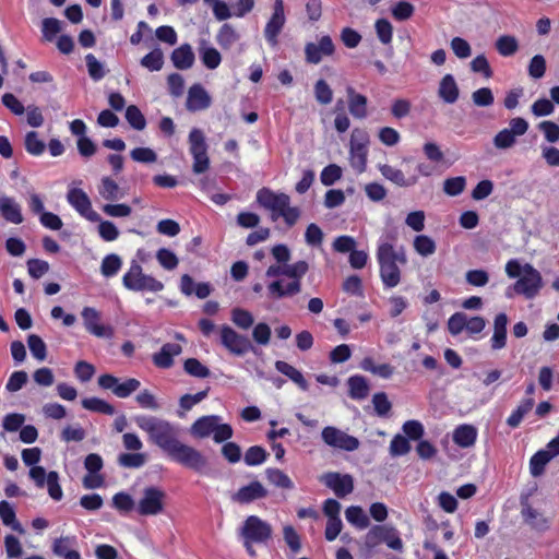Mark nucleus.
<instances>
[{
	"label": "nucleus",
	"instance_id": "f257e3e1",
	"mask_svg": "<svg viewBox=\"0 0 559 559\" xmlns=\"http://www.w3.org/2000/svg\"><path fill=\"white\" fill-rule=\"evenodd\" d=\"M135 425L144 431L148 441L164 451L173 461L197 473H205L207 459L195 448L179 441V428L170 421L151 415H136Z\"/></svg>",
	"mask_w": 559,
	"mask_h": 559
},
{
	"label": "nucleus",
	"instance_id": "f03ea898",
	"mask_svg": "<svg viewBox=\"0 0 559 559\" xmlns=\"http://www.w3.org/2000/svg\"><path fill=\"white\" fill-rule=\"evenodd\" d=\"M396 236L393 233H386L379 238L377 247V261L380 269V277L385 288L396 287L401 282L400 265L407 262L406 253L401 247L396 249L394 242Z\"/></svg>",
	"mask_w": 559,
	"mask_h": 559
},
{
	"label": "nucleus",
	"instance_id": "7ed1b4c3",
	"mask_svg": "<svg viewBox=\"0 0 559 559\" xmlns=\"http://www.w3.org/2000/svg\"><path fill=\"white\" fill-rule=\"evenodd\" d=\"M40 457L41 451L39 448H29L22 451V461L25 465L31 466L28 475L36 487L40 489L46 487L50 498L60 501L63 497V491L59 484V474L55 471L46 473L43 466L36 465Z\"/></svg>",
	"mask_w": 559,
	"mask_h": 559
},
{
	"label": "nucleus",
	"instance_id": "20e7f679",
	"mask_svg": "<svg viewBox=\"0 0 559 559\" xmlns=\"http://www.w3.org/2000/svg\"><path fill=\"white\" fill-rule=\"evenodd\" d=\"M255 199L260 206L271 212L273 222L282 217L288 226H293L300 217L299 209L290 206V198L286 193L262 188L257 192Z\"/></svg>",
	"mask_w": 559,
	"mask_h": 559
},
{
	"label": "nucleus",
	"instance_id": "39448f33",
	"mask_svg": "<svg viewBox=\"0 0 559 559\" xmlns=\"http://www.w3.org/2000/svg\"><path fill=\"white\" fill-rule=\"evenodd\" d=\"M506 273L511 278H519L512 289L526 299L535 298L543 287L540 273L530 263L521 264L518 260H510L506 264Z\"/></svg>",
	"mask_w": 559,
	"mask_h": 559
},
{
	"label": "nucleus",
	"instance_id": "423d86ee",
	"mask_svg": "<svg viewBox=\"0 0 559 559\" xmlns=\"http://www.w3.org/2000/svg\"><path fill=\"white\" fill-rule=\"evenodd\" d=\"M190 431L192 436L200 439L213 436L216 443L228 441L234 433L231 426L223 424L222 418L217 415L200 417L192 424Z\"/></svg>",
	"mask_w": 559,
	"mask_h": 559
},
{
	"label": "nucleus",
	"instance_id": "0eeeda50",
	"mask_svg": "<svg viewBox=\"0 0 559 559\" xmlns=\"http://www.w3.org/2000/svg\"><path fill=\"white\" fill-rule=\"evenodd\" d=\"M123 286L133 292L158 293L164 289V284L151 275L144 274L142 266L133 261L128 272L122 277Z\"/></svg>",
	"mask_w": 559,
	"mask_h": 559
},
{
	"label": "nucleus",
	"instance_id": "6e6552de",
	"mask_svg": "<svg viewBox=\"0 0 559 559\" xmlns=\"http://www.w3.org/2000/svg\"><path fill=\"white\" fill-rule=\"evenodd\" d=\"M189 152L193 158L192 170L194 174H203L210 168L207 144L202 130L193 128L188 136Z\"/></svg>",
	"mask_w": 559,
	"mask_h": 559
},
{
	"label": "nucleus",
	"instance_id": "1a4fd4ad",
	"mask_svg": "<svg viewBox=\"0 0 559 559\" xmlns=\"http://www.w3.org/2000/svg\"><path fill=\"white\" fill-rule=\"evenodd\" d=\"M369 135L365 130L354 129L349 143L350 166L361 174L366 170Z\"/></svg>",
	"mask_w": 559,
	"mask_h": 559
},
{
	"label": "nucleus",
	"instance_id": "9d476101",
	"mask_svg": "<svg viewBox=\"0 0 559 559\" xmlns=\"http://www.w3.org/2000/svg\"><path fill=\"white\" fill-rule=\"evenodd\" d=\"M166 493L157 487H146L142 498L136 503V511L140 515H157L164 511Z\"/></svg>",
	"mask_w": 559,
	"mask_h": 559
},
{
	"label": "nucleus",
	"instance_id": "9b49d317",
	"mask_svg": "<svg viewBox=\"0 0 559 559\" xmlns=\"http://www.w3.org/2000/svg\"><path fill=\"white\" fill-rule=\"evenodd\" d=\"M528 130V122L521 117L512 118L509 128L499 131L492 142L498 150L511 148L516 143V138L524 135Z\"/></svg>",
	"mask_w": 559,
	"mask_h": 559
},
{
	"label": "nucleus",
	"instance_id": "f8f14e48",
	"mask_svg": "<svg viewBox=\"0 0 559 559\" xmlns=\"http://www.w3.org/2000/svg\"><path fill=\"white\" fill-rule=\"evenodd\" d=\"M272 533V526L257 515L248 516L240 528L241 537L254 540L255 544L266 543Z\"/></svg>",
	"mask_w": 559,
	"mask_h": 559
},
{
	"label": "nucleus",
	"instance_id": "ddd939ff",
	"mask_svg": "<svg viewBox=\"0 0 559 559\" xmlns=\"http://www.w3.org/2000/svg\"><path fill=\"white\" fill-rule=\"evenodd\" d=\"M219 342L231 354L242 356L253 348L251 341L236 332L229 325L219 328Z\"/></svg>",
	"mask_w": 559,
	"mask_h": 559
},
{
	"label": "nucleus",
	"instance_id": "4468645a",
	"mask_svg": "<svg viewBox=\"0 0 559 559\" xmlns=\"http://www.w3.org/2000/svg\"><path fill=\"white\" fill-rule=\"evenodd\" d=\"M321 438L326 445L349 452L357 450L360 444L356 437L349 436L334 426L324 427Z\"/></svg>",
	"mask_w": 559,
	"mask_h": 559
},
{
	"label": "nucleus",
	"instance_id": "2eb2a0df",
	"mask_svg": "<svg viewBox=\"0 0 559 559\" xmlns=\"http://www.w3.org/2000/svg\"><path fill=\"white\" fill-rule=\"evenodd\" d=\"M286 23V15L284 10V1L275 0L273 12L264 27V37L270 46L276 47L278 44V35L283 31Z\"/></svg>",
	"mask_w": 559,
	"mask_h": 559
},
{
	"label": "nucleus",
	"instance_id": "dca6fc26",
	"mask_svg": "<svg viewBox=\"0 0 559 559\" xmlns=\"http://www.w3.org/2000/svg\"><path fill=\"white\" fill-rule=\"evenodd\" d=\"M98 385L105 390H111L119 399H127L140 389L141 382L138 379L129 378L120 383L118 378L106 373L98 378Z\"/></svg>",
	"mask_w": 559,
	"mask_h": 559
},
{
	"label": "nucleus",
	"instance_id": "f3484780",
	"mask_svg": "<svg viewBox=\"0 0 559 559\" xmlns=\"http://www.w3.org/2000/svg\"><path fill=\"white\" fill-rule=\"evenodd\" d=\"M69 204L84 218L90 222L100 221V216L92 207V202L82 189L70 187L67 193Z\"/></svg>",
	"mask_w": 559,
	"mask_h": 559
},
{
	"label": "nucleus",
	"instance_id": "a211bd4d",
	"mask_svg": "<svg viewBox=\"0 0 559 559\" xmlns=\"http://www.w3.org/2000/svg\"><path fill=\"white\" fill-rule=\"evenodd\" d=\"M320 481L338 498H344L354 490V478L349 474L329 472L320 476Z\"/></svg>",
	"mask_w": 559,
	"mask_h": 559
},
{
	"label": "nucleus",
	"instance_id": "6ab92c4d",
	"mask_svg": "<svg viewBox=\"0 0 559 559\" xmlns=\"http://www.w3.org/2000/svg\"><path fill=\"white\" fill-rule=\"evenodd\" d=\"M335 46L329 35L322 36L318 43H308L305 46L306 61L311 64H318L324 57L334 53Z\"/></svg>",
	"mask_w": 559,
	"mask_h": 559
},
{
	"label": "nucleus",
	"instance_id": "aec40b11",
	"mask_svg": "<svg viewBox=\"0 0 559 559\" xmlns=\"http://www.w3.org/2000/svg\"><path fill=\"white\" fill-rule=\"evenodd\" d=\"M86 331L96 337H111L112 328L100 323V312L93 307H84L81 312Z\"/></svg>",
	"mask_w": 559,
	"mask_h": 559
},
{
	"label": "nucleus",
	"instance_id": "412c9836",
	"mask_svg": "<svg viewBox=\"0 0 559 559\" xmlns=\"http://www.w3.org/2000/svg\"><path fill=\"white\" fill-rule=\"evenodd\" d=\"M301 292V283L277 278L267 285V296L271 299L293 297Z\"/></svg>",
	"mask_w": 559,
	"mask_h": 559
},
{
	"label": "nucleus",
	"instance_id": "4be33fe9",
	"mask_svg": "<svg viewBox=\"0 0 559 559\" xmlns=\"http://www.w3.org/2000/svg\"><path fill=\"white\" fill-rule=\"evenodd\" d=\"M211 97L205 88L200 84L192 85L188 91L187 109L190 111H199L209 108Z\"/></svg>",
	"mask_w": 559,
	"mask_h": 559
},
{
	"label": "nucleus",
	"instance_id": "5701e85b",
	"mask_svg": "<svg viewBox=\"0 0 559 559\" xmlns=\"http://www.w3.org/2000/svg\"><path fill=\"white\" fill-rule=\"evenodd\" d=\"M267 490L264 486L255 480L251 481L249 485L241 487L237 492H235L231 499L238 503H249L254 500L266 497Z\"/></svg>",
	"mask_w": 559,
	"mask_h": 559
},
{
	"label": "nucleus",
	"instance_id": "b1692460",
	"mask_svg": "<svg viewBox=\"0 0 559 559\" xmlns=\"http://www.w3.org/2000/svg\"><path fill=\"white\" fill-rule=\"evenodd\" d=\"M182 353L181 345L177 343H166L158 353L152 357L154 365L158 368L168 369L174 365V357Z\"/></svg>",
	"mask_w": 559,
	"mask_h": 559
},
{
	"label": "nucleus",
	"instance_id": "393cba45",
	"mask_svg": "<svg viewBox=\"0 0 559 559\" xmlns=\"http://www.w3.org/2000/svg\"><path fill=\"white\" fill-rule=\"evenodd\" d=\"M0 212L2 217L12 224H21L24 219L21 205L8 195L0 197Z\"/></svg>",
	"mask_w": 559,
	"mask_h": 559
},
{
	"label": "nucleus",
	"instance_id": "a878e982",
	"mask_svg": "<svg viewBox=\"0 0 559 559\" xmlns=\"http://www.w3.org/2000/svg\"><path fill=\"white\" fill-rule=\"evenodd\" d=\"M507 325L508 317L501 312L495 317L493 320V334L490 338L491 348L493 350L501 349L507 344Z\"/></svg>",
	"mask_w": 559,
	"mask_h": 559
},
{
	"label": "nucleus",
	"instance_id": "bb28decb",
	"mask_svg": "<svg viewBox=\"0 0 559 559\" xmlns=\"http://www.w3.org/2000/svg\"><path fill=\"white\" fill-rule=\"evenodd\" d=\"M453 442L460 448H471L477 439V429L473 425L462 424L453 430Z\"/></svg>",
	"mask_w": 559,
	"mask_h": 559
},
{
	"label": "nucleus",
	"instance_id": "cd10ccee",
	"mask_svg": "<svg viewBox=\"0 0 559 559\" xmlns=\"http://www.w3.org/2000/svg\"><path fill=\"white\" fill-rule=\"evenodd\" d=\"M438 95L447 104H454L457 100L460 91L452 74H445L441 79Z\"/></svg>",
	"mask_w": 559,
	"mask_h": 559
},
{
	"label": "nucleus",
	"instance_id": "c85d7f7f",
	"mask_svg": "<svg viewBox=\"0 0 559 559\" xmlns=\"http://www.w3.org/2000/svg\"><path fill=\"white\" fill-rule=\"evenodd\" d=\"M199 56L205 68L214 70L219 67L222 62L221 52L212 47L206 40H201L199 48Z\"/></svg>",
	"mask_w": 559,
	"mask_h": 559
},
{
	"label": "nucleus",
	"instance_id": "c756f323",
	"mask_svg": "<svg viewBox=\"0 0 559 559\" xmlns=\"http://www.w3.org/2000/svg\"><path fill=\"white\" fill-rule=\"evenodd\" d=\"M348 96V109L353 117L364 119L367 117V97L355 92L353 87L346 90Z\"/></svg>",
	"mask_w": 559,
	"mask_h": 559
},
{
	"label": "nucleus",
	"instance_id": "7c9ffc66",
	"mask_svg": "<svg viewBox=\"0 0 559 559\" xmlns=\"http://www.w3.org/2000/svg\"><path fill=\"white\" fill-rule=\"evenodd\" d=\"M379 170L384 178L400 187L414 186L418 180L417 176L406 178L402 170L386 164L380 165Z\"/></svg>",
	"mask_w": 559,
	"mask_h": 559
},
{
	"label": "nucleus",
	"instance_id": "2f4dec72",
	"mask_svg": "<svg viewBox=\"0 0 559 559\" xmlns=\"http://www.w3.org/2000/svg\"><path fill=\"white\" fill-rule=\"evenodd\" d=\"M171 61L177 69L187 70L194 63V53L189 44H183L171 53Z\"/></svg>",
	"mask_w": 559,
	"mask_h": 559
},
{
	"label": "nucleus",
	"instance_id": "473e14b6",
	"mask_svg": "<svg viewBox=\"0 0 559 559\" xmlns=\"http://www.w3.org/2000/svg\"><path fill=\"white\" fill-rule=\"evenodd\" d=\"M521 514L524 522L533 530L544 532L549 527L548 520L528 504L523 506Z\"/></svg>",
	"mask_w": 559,
	"mask_h": 559
},
{
	"label": "nucleus",
	"instance_id": "72a5a7b5",
	"mask_svg": "<svg viewBox=\"0 0 559 559\" xmlns=\"http://www.w3.org/2000/svg\"><path fill=\"white\" fill-rule=\"evenodd\" d=\"M386 531V525L372 526L364 538V551L366 556H372L374 549L383 543V533Z\"/></svg>",
	"mask_w": 559,
	"mask_h": 559
},
{
	"label": "nucleus",
	"instance_id": "f704fd0d",
	"mask_svg": "<svg viewBox=\"0 0 559 559\" xmlns=\"http://www.w3.org/2000/svg\"><path fill=\"white\" fill-rule=\"evenodd\" d=\"M275 368L278 372L283 373L287 378H289L294 383H296L302 391H307L309 385L302 373L296 369L294 366L289 365L286 361L277 360L275 362Z\"/></svg>",
	"mask_w": 559,
	"mask_h": 559
},
{
	"label": "nucleus",
	"instance_id": "c9c22d12",
	"mask_svg": "<svg viewBox=\"0 0 559 559\" xmlns=\"http://www.w3.org/2000/svg\"><path fill=\"white\" fill-rule=\"evenodd\" d=\"M0 519L4 525L10 526L13 531L20 534L24 533L23 526L16 520L14 509L8 501L0 502Z\"/></svg>",
	"mask_w": 559,
	"mask_h": 559
},
{
	"label": "nucleus",
	"instance_id": "e433bc0d",
	"mask_svg": "<svg viewBox=\"0 0 559 559\" xmlns=\"http://www.w3.org/2000/svg\"><path fill=\"white\" fill-rule=\"evenodd\" d=\"M216 43L223 49H229L239 40V34L230 24H224L216 34Z\"/></svg>",
	"mask_w": 559,
	"mask_h": 559
},
{
	"label": "nucleus",
	"instance_id": "4c0bfd02",
	"mask_svg": "<svg viewBox=\"0 0 559 559\" xmlns=\"http://www.w3.org/2000/svg\"><path fill=\"white\" fill-rule=\"evenodd\" d=\"M98 192L100 197L107 201H116L123 197L120 187L109 177L102 179Z\"/></svg>",
	"mask_w": 559,
	"mask_h": 559
},
{
	"label": "nucleus",
	"instance_id": "58836bf2",
	"mask_svg": "<svg viewBox=\"0 0 559 559\" xmlns=\"http://www.w3.org/2000/svg\"><path fill=\"white\" fill-rule=\"evenodd\" d=\"M552 460V456L545 450L537 451L530 460V472L534 477L544 474L545 466Z\"/></svg>",
	"mask_w": 559,
	"mask_h": 559
},
{
	"label": "nucleus",
	"instance_id": "ea45409f",
	"mask_svg": "<svg viewBox=\"0 0 559 559\" xmlns=\"http://www.w3.org/2000/svg\"><path fill=\"white\" fill-rule=\"evenodd\" d=\"M345 518L348 523L359 530H365L369 526V519L360 507L352 506L346 509Z\"/></svg>",
	"mask_w": 559,
	"mask_h": 559
},
{
	"label": "nucleus",
	"instance_id": "a19ab883",
	"mask_svg": "<svg viewBox=\"0 0 559 559\" xmlns=\"http://www.w3.org/2000/svg\"><path fill=\"white\" fill-rule=\"evenodd\" d=\"M147 462V455L141 452L134 453H120L118 456V463L120 466L126 468H140Z\"/></svg>",
	"mask_w": 559,
	"mask_h": 559
},
{
	"label": "nucleus",
	"instance_id": "79ce46f5",
	"mask_svg": "<svg viewBox=\"0 0 559 559\" xmlns=\"http://www.w3.org/2000/svg\"><path fill=\"white\" fill-rule=\"evenodd\" d=\"M349 394L355 400H362L369 393L367 380L361 376H353L348 379Z\"/></svg>",
	"mask_w": 559,
	"mask_h": 559
},
{
	"label": "nucleus",
	"instance_id": "37998d69",
	"mask_svg": "<svg viewBox=\"0 0 559 559\" xmlns=\"http://www.w3.org/2000/svg\"><path fill=\"white\" fill-rule=\"evenodd\" d=\"M533 406H534L533 399L530 397V399L523 400L519 404V406L512 412V414L508 417L507 424L512 428H516L521 424L524 416L532 411Z\"/></svg>",
	"mask_w": 559,
	"mask_h": 559
},
{
	"label": "nucleus",
	"instance_id": "c03bdc74",
	"mask_svg": "<svg viewBox=\"0 0 559 559\" xmlns=\"http://www.w3.org/2000/svg\"><path fill=\"white\" fill-rule=\"evenodd\" d=\"M414 250L421 257H429L436 252L435 240L427 235H418L413 241Z\"/></svg>",
	"mask_w": 559,
	"mask_h": 559
},
{
	"label": "nucleus",
	"instance_id": "a18cd8bd",
	"mask_svg": "<svg viewBox=\"0 0 559 559\" xmlns=\"http://www.w3.org/2000/svg\"><path fill=\"white\" fill-rule=\"evenodd\" d=\"M122 266L121 258L116 253L107 254L100 264V273L105 277L115 276Z\"/></svg>",
	"mask_w": 559,
	"mask_h": 559
},
{
	"label": "nucleus",
	"instance_id": "49530a36",
	"mask_svg": "<svg viewBox=\"0 0 559 559\" xmlns=\"http://www.w3.org/2000/svg\"><path fill=\"white\" fill-rule=\"evenodd\" d=\"M496 49L503 57L513 56L519 49V41L514 36L502 35L496 40Z\"/></svg>",
	"mask_w": 559,
	"mask_h": 559
},
{
	"label": "nucleus",
	"instance_id": "de8ad7c7",
	"mask_svg": "<svg viewBox=\"0 0 559 559\" xmlns=\"http://www.w3.org/2000/svg\"><path fill=\"white\" fill-rule=\"evenodd\" d=\"M82 406L91 412L112 415L115 407L106 401L98 397H87L82 400Z\"/></svg>",
	"mask_w": 559,
	"mask_h": 559
},
{
	"label": "nucleus",
	"instance_id": "09e8293b",
	"mask_svg": "<svg viewBox=\"0 0 559 559\" xmlns=\"http://www.w3.org/2000/svg\"><path fill=\"white\" fill-rule=\"evenodd\" d=\"M266 478L270 483H272L274 486L284 488V489H293L294 483L288 477L287 474H285L283 471L278 468H267L265 471Z\"/></svg>",
	"mask_w": 559,
	"mask_h": 559
},
{
	"label": "nucleus",
	"instance_id": "8fccbe9b",
	"mask_svg": "<svg viewBox=\"0 0 559 559\" xmlns=\"http://www.w3.org/2000/svg\"><path fill=\"white\" fill-rule=\"evenodd\" d=\"M141 66L150 71H159L164 64V55L160 49L156 48L145 55L141 61Z\"/></svg>",
	"mask_w": 559,
	"mask_h": 559
},
{
	"label": "nucleus",
	"instance_id": "3c124183",
	"mask_svg": "<svg viewBox=\"0 0 559 559\" xmlns=\"http://www.w3.org/2000/svg\"><path fill=\"white\" fill-rule=\"evenodd\" d=\"M267 456L269 454L264 448L252 445L246 451L243 461L248 466H257L264 463Z\"/></svg>",
	"mask_w": 559,
	"mask_h": 559
},
{
	"label": "nucleus",
	"instance_id": "603ef678",
	"mask_svg": "<svg viewBox=\"0 0 559 559\" xmlns=\"http://www.w3.org/2000/svg\"><path fill=\"white\" fill-rule=\"evenodd\" d=\"M231 321L241 330H248L254 323V318L251 312L242 308H234L231 310Z\"/></svg>",
	"mask_w": 559,
	"mask_h": 559
},
{
	"label": "nucleus",
	"instance_id": "864d4df0",
	"mask_svg": "<svg viewBox=\"0 0 559 559\" xmlns=\"http://www.w3.org/2000/svg\"><path fill=\"white\" fill-rule=\"evenodd\" d=\"M25 150L27 153L34 156H39L44 153L46 144L38 136L35 131H29L25 135Z\"/></svg>",
	"mask_w": 559,
	"mask_h": 559
},
{
	"label": "nucleus",
	"instance_id": "5fc2aeb1",
	"mask_svg": "<svg viewBox=\"0 0 559 559\" xmlns=\"http://www.w3.org/2000/svg\"><path fill=\"white\" fill-rule=\"evenodd\" d=\"M124 116L133 129L141 131L146 127L145 117L135 105L128 106Z\"/></svg>",
	"mask_w": 559,
	"mask_h": 559
},
{
	"label": "nucleus",
	"instance_id": "6e6d98bb",
	"mask_svg": "<svg viewBox=\"0 0 559 559\" xmlns=\"http://www.w3.org/2000/svg\"><path fill=\"white\" fill-rule=\"evenodd\" d=\"M27 345L32 355L39 361L45 360L47 356L46 344L44 341L35 334H31L27 337Z\"/></svg>",
	"mask_w": 559,
	"mask_h": 559
},
{
	"label": "nucleus",
	"instance_id": "4d7b16f0",
	"mask_svg": "<svg viewBox=\"0 0 559 559\" xmlns=\"http://www.w3.org/2000/svg\"><path fill=\"white\" fill-rule=\"evenodd\" d=\"M314 96L318 103L328 105L333 99V91L324 80H318L314 84Z\"/></svg>",
	"mask_w": 559,
	"mask_h": 559
},
{
	"label": "nucleus",
	"instance_id": "13d9d810",
	"mask_svg": "<svg viewBox=\"0 0 559 559\" xmlns=\"http://www.w3.org/2000/svg\"><path fill=\"white\" fill-rule=\"evenodd\" d=\"M465 186L466 180L462 176L448 178L443 182V191L448 195L455 197L464 191Z\"/></svg>",
	"mask_w": 559,
	"mask_h": 559
},
{
	"label": "nucleus",
	"instance_id": "bf43d9fd",
	"mask_svg": "<svg viewBox=\"0 0 559 559\" xmlns=\"http://www.w3.org/2000/svg\"><path fill=\"white\" fill-rule=\"evenodd\" d=\"M411 451V444L406 437L396 435L390 443V454L392 456H402Z\"/></svg>",
	"mask_w": 559,
	"mask_h": 559
},
{
	"label": "nucleus",
	"instance_id": "052dcab7",
	"mask_svg": "<svg viewBox=\"0 0 559 559\" xmlns=\"http://www.w3.org/2000/svg\"><path fill=\"white\" fill-rule=\"evenodd\" d=\"M43 36L47 41L53 40L55 36L61 32V22L55 17L44 19L41 22Z\"/></svg>",
	"mask_w": 559,
	"mask_h": 559
},
{
	"label": "nucleus",
	"instance_id": "680f3d73",
	"mask_svg": "<svg viewBox=\"0 0 559 559\" xmlns=\"http://www.w3.org/2000/svg\"><path fill=\"white\" fill-rule=\"evenodd\" d=\"M308 270L309 265L306 261H297L293 264H286V277L290 281L301 283V278Z\"/></svg>",
	"mask_w": 559,
	"mask_h": 559
},
{
	"label": "nucleus",
	"instance_id": "e2e57ef3",
	"mask_svg": "<svg viewBox=\"0 0 559 559\" xmlns=\"http://www.w3.org/2000/svg\"><path fill=\"white\" fill-rule=\"evenodd\" d=\"M341 177L342 168L336 164L324 167L320 175L322 185L326 187L334 185Z\"/></svg>",
	"mask_w": 559,
	"mask_h": 559
},
{
	"label": "nucleus",
	"instance_id": "0e129e2a",
	"mask_svg": "<svg viewBox=\"0 0 559 559\" xmlns=\"http://www.w3.org/2000/svg\"><path fill=\"white\" fill-rule=\"evenodd\" d=\"M112 506L120 512H130L135 507L133 498L127 492H118L112 497Z\"/></svg>",
	"mask_w": 559,
	"mask_h": 559
},
{
	"label": "nucleus",
	"instance_id": "69168bd1",
	"mask_svg": "<svg viewBox=\"0 0 559 559\" xmlns=\"http://www.w3.org/2000/svg\"><path fill=\"white\" fill-rule=\"evenodd\" d=\"M467 314L455 312L448 320V330L452 335H459L466 329Z\"/></svg>",
	"mask_w": 559,
	"mask_h": 559
},
{
	"label": "nucleus",
	"instance_id": "338daca9",
	"mask_svg": "<svg viewBox=\"0 0 559 559\" xmlns=\"http://www.w3.org/2000/svg\"><path fill=\"white\" fill-rule=\"evenodd\" d=\"M85 61L88 74L93 80L99 81L105 76L104 66L96 59L94 55H86Z\"/></svg>",
	"mask_w": 559,
	"mask_h": 559
},
{
	"label": "nucleus",
	"instance_id": "774afa93",
	"mask_svg": "<svg viewBox=\"0 0 559 559\" xmlns=\"http://www.w3.org/2000/svg\"><path fill=\"white\" fill-rule=\"evenodd\" d=\"M537 128L544 133L545 139L549 143L559 141V126L550 120L542 121Z\"/></svg>",
	"mask_w": 559,
	"mask_h": 559
}]
</instances>
